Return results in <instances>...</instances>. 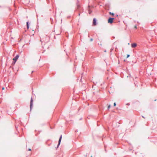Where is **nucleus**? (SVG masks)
<instances>
[{
    "instance_id": "nucleus-8",
    "label": "nucleus",
    "mask_w": 157,
    "mask_h": 157,
    "mask_svg": "<svg viewBox=\"0 0 157 157\" xmlns=\"http://www.w3.org/2000/svg\"><path fill=\"white\" fill-rule=\"evenodd\" d=\"M109 13L110 14H112V15H114V14L113 13H111L110 12Z\"/></svg>"
},
{
    "instance_id": "nucleus-11",
    "label": "nucleus",
    "mask_w": 157,
    "mask_h": 157,
    "mask_svg": "<svg viewBox=\"0 0 157 157\" xmlns=\"http://www.w3.org/2000/svg\"><path fill=\"white\" fill-rule=\"evenodd\" d=\"M113 105H114V106H116V103L115 102L114 103Z\"/></svg>"
},
{
    "instance_id": "nucleus-14",
    "label": "nucleus",
    "mask_w": 157,
    "mask_h": 157,
    "mask_svg": "<svg viewBox=\"0 0 157 157\" xmlns=\"http://www.w3.org/2000/svg\"><path fill=\"white\" fill-rule=\"evenodd\" d=\"M90 40L91 41H92V40H93V39H92V38H91V39H90Z\"/></svg>"
},
{
    "instance_id": "nucleus-16",
    "label": "nucleus",
    "mask_w": 157,
    "mask_h": 157,
    "mask_svg": "<svg viewBox=\"0 0 157 157\" xmlns=\"http://www.w3.org/2000/svg\"><path fill=\"white\" fill-rule=\"evenodd\" d=\"M33 71H32V73H33Z\"/></svg>"
},
{
    "instance_id": "nucleus-10",
    "label": "nucleus",
    "mask_w": 157,
    "mask_h": 157,
    "mask_svg": "<svg viewBox=\"0 0 157 157\" xmlns=\"http://www.w3.org/2000/svg\"><path fill=\"white\" fill-rule=\"evenodd\" d=\"M129 55H127V58H128L129 57Z\"/></svg>"
},
{
    "instance_id": "nucleus-13",
    "label": "nucleus",
    "mask_w": 157,
    "mask_h": 157,
    "mask_svg": "<svg viewBox=\"0 0 157 157\" xmlns=\"http://www.w3.org/2000/svg\"><path fill=\"white\" fill-rule=\"evenodd\" d=\"M28 150H29V151H31V149H30V148H29V149H28Z\"/></svg>"
},
{
    "instance_id": "nucleus-6",
    "label": "nucleus",
    "mask_w": 157,
    "mask_h": 157,
    "mask_svg": "<svg viewBox=\"0 0 157 157\" xmlns=\"http://www.w3.org/2000/svg\"><path fill=\"white\" fill-rule=\"evenodd\" d=\"M137 46V44L136 43H133L131 44V46L132 48H135Z\"/></svg>"
},
{
    "instance_id": "nucleus-4",
    "label": "nucleus",
    "mask_w": 157,
    "mask_h": 157,
    "mask_svg": "<svg viewBox=\"0 0 157 157\" xmlns=\"http://www.w3.org/2000/svg\"><path fill=\"white\" fill-rule=\"evenodd\" d=\"M93 25H96V21L95 18H94L93 19Z\"/></svg>"
},
{
    "instance_id": "nucleus-1",
    "label": "nucleus",
    "mask_w": 157,
    "mask_h": 157,
    "mask_svg": "<svg viewBox=\"0 0 157 157\" xmlns=\"http://www.w3.org/2000/svg\"><path fill=\"white\" fill-rule=\"evenodd\" d=\"M19 57V56L18 55H17L13 59V60L14 61L13 64H14L15 63L17 60L18 59Z\"/></svg>"
},
{
    "instance_id": "nucleus-7",
    "label": "nucleus",
    "mask_w": 157,
    "mask_h": 157,
    "mask_svg": "<svg viewBox=\"0 0 157 157\" xmlns=\"http://www.w3.org/2000/svg\"><path fill=\"white\" fill-rule=\"evenodd\" d=\"M26 24H27V28L28 29H29V26L28 22H27V23H26Z\"/></svg>"
},
{
    "instance_id": "nucleus-5",
    "label": "nucleus",
    "mask_w": 157,
    "mask_h": 157,
    "mask_svg": "<svg viewBox=\"0 0 157 157\" xmlns=\"http://www.w3.org/2000/svg\"><path fill=\"white\" fill-rule=\"evenodd\" d=\"M62 138V136L61 135V136H60V137L59 141V143H58V147L59 146V145L60 144V142H61V140Z\"/></svg>"
},
{
    "instance_id": "nucleus-2",
    "label": "nucleus",
    "mask_w": 157,
    "mask_h": 157,
    "mask_svg": "<svg viewBox=\"0 0 157 157\" xmlns=\"http://www.w3.org/2000/svg\"><path fill=\"white\" fill-rule=\"evenodd\" d=\"M113 18H110L108 20V22L109 23H112L113 22Z\"/></svg>"
},
{
    "instance_id": "nucleus-15",
    "label": "nucleus",
    "mask_w": 157,
    "mask_h": 157,
    "mask_svg": "<svg viewBox=\"0 0 157 157\" xmlns=\"http://www.w3.org/2000/svg\"><path fill=\"white\" fill-rule=\"evenodd\" d=\"M2 89L3 90H4V89H5V88H4V87H3V88H2Z\"/></svg>"
},
{
    "instance_id": "nucleus-12",
    "label": "nucleus",
    "mask_w": 157,
    "mask_h": 157,
    "mask_svg": "<svg viewBox=\"0 0 157 157\" xmlns=\"http://www.w3.org/2000/svg\"><path fill=\"white\" fill-rule=\"evenodd\" d=\"M134 28H135L136 29H137V26L136 25H135L134 26Z\"/></svg>"
},
{
    "instance_id": "nucleus-3",
    "label": "nucleus",
    "mask_w": 157,
    "mask_h": 157,
    "mask_svg": "<svg viewBox=\"0 0 157 157\" xmlns=\"http://www.w3.org/2000/svg\"><path fill=\"white\" fill-rule=\"evenodd\" d=\"M33 99L32 98H31V99L30 104V110H31L32 109V106L33 104Z\"/></svg>"
},
{
    "instance_id": "nucleus-9",
    "label": "nucleus",
    "mask_w": 157,
    "mask_h": 157,
    "mask_svg": "<svg viewBox=\"0 0 157 157\" xmlns=\"http://www.w3.org/2000/svg\"><path fill=\"white\" fill-rule=\"evenodd\" d=\"M110 105H109L108 106V109H109V108H110Z\"/></svg>"
}]
</instances>
